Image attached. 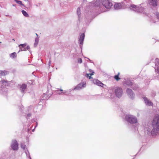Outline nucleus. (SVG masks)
Listing matches in <instances>:
<instances>
[{
  "label": "nucleus",
  "instance_id": "nucleus-1",
  "mask_svg": "<svg viewBox=\"0 0 159 159\" xmlns=\"http://www.w3.org/2000/svg\"><path fill=\"white\" fill-rule=\"evenodd\" d=\"M145 134L152 136L156 135L159 132V117H155L152 124L148 123L145 127Z\"/></svg>",
  "mask_w": 159,
  "mask_h": 159
},
{
  "label": "nucleus",
  "instance_id": "nucleus-2",
  "mask_svg": "<svg viewBox=\"0 0 159 159\" xmlns=\"http://www.w3.org/2000/svg\"><path fill=\"white\" fill-rule=\"evenodd\" d=\"M11 81H8L4 79L0 80V94L6 95L8 92V89L6 86H10L11 85Z\"/></svg>",
  "mask_w": 159,
  "mask_h": 159
},
{
  "label": "nucleus",
  "instance_id": "nucleus-3",
  "mask_svg": "<svg viewBox=\"0 0 159 159\" xmlns=\"http://www.w3.org/2000/svg\"><path fill=\"white\" fill-rule=\"evenodd\" d=\"M125 120L129 123L134 124L138 122L136 117L131 115H127L125 116Z\"/></svg>",
  "mask_w": 159,
  "mask_h": 159
},
{
  "label": "nucleus",
  "instance_id": "nucleus-4",
  "mask_svg": "<svg viewBox=\"0 0 159 159\" xmlns=\"http://www.w3.org/2000/svg\"><path fill=\"white\" fill-rule=\"evenodd\" d=\"M129 8L130 9L133 10V11L136 12L138 13L143 12L145 8L142 7L136 6L134 4H131L130 5Z\"/></svg>",
  "mask_w": 159,
  "mask_h": 159
},
{
  "label": "nucleus",
  "instance_id": "nucleus-5",
  "mask_svg": "<svg viewBox=\"0 0 159 159\" xmlns=\"http://www.w3.org/2000/svg\"><path fill=\"white\" fill-rule=\"evenodd\" d=\"M85 38V34L84 33H81L80 35V37L79 39V46L81 49V52L82 51V47L83 44V42Z\"/></svg>",
  "mask_w": 159,
  "mask_h": 159
},
{
  "label": "nucleus",
  "instance_id": "nucleus-6",
  "mask_svg": "<svg viewBox=\"0 0 159 159\" xmlns=\"http://www.w3.org/2000/svg\"><path fill=\"white\" fill-rule=\"evenodd\" d=\"M102 5L107 9H110L113 6V4L109 0H102Z\"/></svg>",
  "mask_w": 159,
  "mask_h": 159
},
{
  "label": "nucleus",
  "instance_id": "nucleus-7",
  "mask_svg": "<svg viewBox=\"0 0 159 159\" xmlns=\"http://www.w3.org/2000/svg\"><path fill=\"white\" fill-rule=\"evenodd\" d=\"M18 143L16 139H12L11 144V147L14 151H17L18 149Z\"/></svg>",
  "mask_w": 159,
  "mask_h": 159
},
{
  "label": "nucleus",
  "instance_id": "nucleus-8",
  "mask_svg": "<svg viewBox=\"0 0 159 159\" xmlns=\"http://www.w3.org/2000/svg\"><path fill=\"white\" fill-rule=\"evenodd\" d=\"M123 90L120 87H116L115 88V93L116 96L120 98L122 96L123 94Z\"/></svg>",
  "mask_w": 159,
  "mask_h": 159
},
{
  "label": "nucleus",
  "instance_id": "nucleus-9",
  "mask_svg": "<svg viewBox=\"0 0 159 159\" xmlns=\"http://www.w3.org/2000/svg\"><path fill=\"white\" fill-rule=\"evenodd\" d=\"M17 87L22 93L24 94L26 93L27 88V85L26 84H18Z\"/></svg>",
  "mask_w": 159,
  "mask_h": 159
},
{
  "label": "nucleus",
  "instance_id": "nucleus-10",
  "mask_svg": "<svg viewBox=\"0 0 159 159\" xmlns=\"http://www.w3.org/2000/svg\"><path fill=\"white\" fill-rule=\"evenodd\" d=\"M126 93L128 96L131 99H133L134 98L135 95L131 89L127 88L126 89Z\"/></svg>",
  "mask_w": 159,
  "mask_h": 159
},
{
  "label": "nucleus",
  "instance_id": "nucleus-11",
  "mask_svg": "<svg viewBox=\"0 0 159 159\" xmlns=\"http://www.w3.org/2000/svg\"><path fill=\"white\" fill-rule=\"evenodd\" d=\"M86 86L85 83H80L78 84L75 87L72 89L73 90H79L81 89L82 88L85 87Z\"/></svg>",
  "mask_w": 159,
  "mask_h": 159
},
{
  "label": "nucleus",
  "instance_id": "nucleus-12",
  "mask_svg": "<svg viewBox=\"0 0 159 159\" xmlns=\"http://www.w3.org/2000/svg\"><path fill=\"white\" fill-rule=\"evenodd\" d=\"M100 3V2L99 0H94L91 3V6L92 7H99V8H100L101 7L99 5ZM100 9H101V8H100Z\"/></svg>",
  "mask_w": 159,
  "mask_h": 159
},
{
  "label": "nucleus",
  "instance_id": "nucleus-13",
  "mask_svg": "<svg viewBox=\"0 0 159 159\" xmlns=\"http://www.w3.org/2000/svg\"><path fill=\"white\" fill-rule=\"evenodd\" d=\"M149 4L153 7H156L157 5V0H148Z\"/></svg>",
  "mask_w": 159,
  "mask_h": 159
},
{
  "label": "nucleus",
  "instance_id": "nucleus-14",
  "mask_svg": "<svg viewBox=\"0 0 159 159\" xmlns=\"http://www.w3.org/2000/svg\"><path fill=\"white\" fill-rule=\"evenodd\" d=\"M93 83L98 86H100L101 87L103 86L104 84L98 79H94L93 80Z\"/></svg>",
  "mask_w": 159,
  "mask_h": 159
},
{
  "label": "nucleus",
  "instance_id": "nucleus-15",
  "mask_svg": "<svg viewBox=\"0 0 159 159\" xmlns=\"http://www.w3.org/2000/svg\"><path fill=\"white\" fill-rule=\"evenodd\" d=\"M143 98L144 99L145 103L146 105L149 106H152L153 105L152 103L151 102L149 101V100L146 97H143Z\"/></svg>",
  "mask_w": 159,
  "mask_h": 159
},
{
  "label": "nucleus",
  "instance_id": "nucleus-16",
  "mask_svg": "<svg viewBox=\"0 0 159 159\" xmlns=\"http://www.w3.org/2000/svg\"><path fill=\"white\" fill-rule=\"evenodd\" d=\"M133 84L132 80L128 79L124 82V84H125L127 86H132Z\"/></svg>",
  "mask_w": 159,
  "mask_h": 159
},
{
  "label": "nucleus",
  "instance_id": "nucleus-17",
  "mask_svg": "<svg viewBox=\"0 0 159 159\" xmlns=\"http://www.w3.org/2000/svg\"><path fill=\"white\" fill-rule=\"evenodd\" d=\"M132 86V89L134 91L139 90H140V89L138 85L135 84H133Z\"/></svg>",
  "mask_w": 159,
  "mask_h": 159
},
{
  "label": "nucleus",
  "instance_id": "nucleus-18",
  "mask_svg": "<svg viewBox=\"0 0 159 159\" xmlns=\"http://www.w3.org/2000/svg\"><path fill=\"white\" fill-rule=\"evenodd\" d=\"M26 46V43H24L20 44L19 45V47L20 48V50L21 51H24L25 47Z\"/></svg>",
  "mask_w": 159,
  "mask_h": 159
},
{
  "label": "nucleus",
  "instance_id": "nucleus-19",
  "mask_svg": "<svg viewBox=\"0 0 159 159\" xmlns=\"http://www.w3.org/2000/svg\"><path fill=\"white\" fill-rule=\"evenodd\" d=\"M51 95L52 94H51L50 95H47L46 94L44 93L42 97V98L43 100H47L49 98Z\"/></svg>",
  "mask_w": 159,
  "mask_h": 159
},
{
  "label": "nucleus",
  "instance_id": "nucleus-20",
  "mask_svg": "<svg viewBox=\"0 0 159 159\" xmlns=\"http://www.w3.org/2000/svg\"><path fill=\"white\" fill-rule=\"evenodd\" d=\"M80 8L79 7L77 9V14L78 15V20H79L80 21V19H81V16H80V14H81V12H80Z\"/></svg>",
  "mask_w": 159,
  "mask_h": 159
},
{
  "label": "nucleus",
  "instance_id": "nucleus-21",
  "mask_svg": "<svg viewBox=\"0 0 159 159\" xmlns=\"http://www.w3.org/2000/svg\"><path fill=\"white\" fill-rule=\"evenodd\" d=\"M63 91V90L61 89L59 90V89H57V90H55L54 92V93L55 94H61L62 93Z\"/></svg>",
  "mask_w": 159,
  "mask_h": 159
},
{
  "label": "nucleus",
  "instance_id": "nucleus-22",
  "mask_svg": "<svg viewBox=\"0 0 159 159\" xmlns=\"http://www.w3.org/2000/svg\"><path fill=\"white\" fill-rule=\"evenodd\" d=\"M8 74V72L5 70H0V76H4Z\"/></svg>",
  "mask_w": 159,
  "mask_h": 159
},
{
  "label": "nucleus",
  "instance_id": "nucleus-23",
  "mask_svg": "<svg viewBox=\"0 0 159 159\" xmlns=\"http://www.w3.org/2000/svg\"><path fill=\"white\" fill-rule=\"evenodd\" d=\"M155 71L157 73L159 74V66L155 67H154ZM156 79H159V76H157L156 77Z\"/></svg>",
  "mask_w": 159,
  "mask_h": 159
},
{
  "label": "nucleus",
  "instance_id": "nucleus-24",
  "mask_svg": "<svg viewBox=\"0 0 159 159\" xmlns=\"http://www.w3.org/2000/svg\"><path fill=\"white\" fill-rule=\"evenodd\" d=\"M120 4L116 3L115 4L114 6V8L115 9L118 10L120 8Z\"/></svg>",
  "mask_w": 159,
  "mask_h": 159
},
{
  "label": "nucleus",
  "instance_id": "nucleus-25",
  "mask_svg": "<svg viewBox=\"0 0 159 159\" xmlns=\"http://www.w3.org/2000/svg\"><path fill=\"white\" fill-rule=\"evenodd\" d=\"M21 12L23 14V15L25 17H29V15L24 10H22L21 11Z\"/></svg>",
  "mask_w": 159,
  "mask_h": 159
},
{
  "label": "nucleus",
  "instance_id": "nucleus-26",
  "mask_svg": "<svg viewBox=\"0 0 159 159\" xmlns=\"http://www.w3.org/2000/svg\"><path fill=\"white\" fill-rule=\"evenodd\" d=\"M20 146L21 148H22L23 150H26V145L25 142L21 143H20Z\"/></svg>",
  "mask_w": 159,
  "mask_h": 159
},
{
  "label": "nucleus",
  "instance_id": "nucleus-27",
  "mask_svg": "<svg viewBox=\"0 0 159 159\" xmlns=\"http://www.w3.org/2000/svg\"><path fill=\"white\" fill-rule=\"evenodd\" d=\"M10 57L12 58H14L16 57V52H14L11 53L10 55Z\"/></svg>",
  "mask_w": 159,
  "mask_h": 159
},
{
  "label": "nucleus",
  "instance_id": "nucleus-28",
  "mask_svg": "<svg viewBox=\"0 0 159 159\" xmlns=\"http://www.w3.org/2000/svg\"><path fill=\"white\" fill-rule=\"evenodd\" d=\"M155 66L157 67L158 66H159V59L157 58H156L155 60Z\"/></svg>",
  "mask_w": 159,
  "mask_h": 159
},
{
  "label": "nucleus",
  "instance_id": "nucleus-29",
  "mask_svg": "<svg viewBox=\"0 0 159 159\" xmlns=\"http://www.w3.org/2000/svg\"><path fill=\"white\" fill-rule=\"evenodd\" d=\"M15 2L17 3V4L23 6L24 7H25V6L23 4L22 2L21 1L19 0H15Z\"/></svg>",
  "mask_w": 159,
  "mask_h": 159
},
{
  "label": "nucleus",
  "instance_id": "nucleus-30",
  "mask_svg": "<svg viewBox=\"0 0 159 159\" xmlns=\"http://www.w3.org/2000/svg\"><path fill=\"white\" fill-rule=\"evenodd\" d=\"M120 75V73L118 72L117 75L114 76V78L117 81H118L120 79V78L119 77V75Z\"/></svg>",
  "mask_w": 159,
  "mask_h": 159
},
{
  "label": "nucleus",
  "instance_id": "nucleus-31",
  "mask_svg": "<svg viewBox=\"0 0 159 159\" xmlns=\"http://www.w3.org/2000/svg\"><path fill=\"white\" fill-rule=\"evenodd\" d=\"M25 152L26 154V155L27 157H30V156L29 152L27 149H26V150H25Z\"/></svg>",
  "mask_w": 159,
  "mask_h": 159
},
{
  "label": "nucleus",
  "instance_id": "nucleus-32",
  "mask_svg": "<svg viewBox=\"0 0 159 159\" xmlns=\"http://www.w3.org/2000/svg\"><path fill=\"white\" fill-rule=\"evenodd\" d=\"M78 62L79 63L81 64L82 62V60L81 58H78Z\"/></svg>",
  "mask_w": 159,
  "mask_h": 159
},
{
  "label": "nucleus",
  "instance_id": "nucleus-33",
  "mask_svg": "<svg viewBox=\"0 0 159 159\" xmlns=\"http://www.w3.org/2000/svg\"><path fill=\"white\" fill-rule=\"evenodd\" d=\"M31 114L30 113H28L26 116V118L27 120L29 119V118L31 116Z\"/></svg>",
  "mask_w": 159,
  "mask_h": 159
},
{
  "label": "nucleus",
  "instance_id": "nucleus-34",
  "mask_svg": "<svg viewBox=\"0 0 159 159\" xmlns=\"http://www.w3.org/2000/svg\"><path fill=\"white\" fill-rule=\"evenodd\" d=\"M91 75H90V74H86V77L87 78H89V79H91L92 78L91 77Z\"/></svg>",
  "mask_w": 159,
  "mask_h": 159
},
{
  "label": "nucleus",
  "instance_id": "nucleus-35",
  "mask_svg": "<svg viewBox=\"0 0 159 159\" xmlns=\"http://www.w3.org/2000/svg\"><path fill=\"white\" fill-rule=\"evenodd\" d=\"M68 92L67 90H65L63 91L62 92V93L66 95L68 94H68Z\"/></svg>",
  "mask_w": 159,
  "mask_h": 159
},
{
  "label": "nucleus",
  "instance_id": "nucleus-36",
  "mask_svg": "<svg viewBox=\"0 0 159 159\" xmlns=\"http://www.w3.org/2000/svg\"><path fill=\"white\" fill-rule=\"evenodd\" d=\"M30 48V46H27L26 47H25L24 51H25L27 50H29Z\"/></svg>",
  "mask_w": 159,
  "mask_h": 159
},
{
  "label": "nucleus",
  "instance_id": "nucleus-37",
  "mask_svg": "<svg viewBox=\"0 0 159 159\" xmlns=\"http://www.w3.org/2000/svg\"><path fill=\"white\" fill-rule=\"evenodd\" d=\"M89 71L90 72H91L92 73H90V75H93V73H94V72L93 71V70H92L91 69H89Z\"/></svg>",
  "mask_w": 159,
  "mask_h": 159
},
{
  "label": "nucleus",
  "instance_id": "nucleus-38",
  "mask_svg": "<svg viewBox=\"0 0 159 159\" xmlns=\"http://www.w3.org/2000/svg\"><path fill=\"white\" fill-rule=\"evenodd\" d=\"M10 157L11 158H15V153L13 154L12 155H10Z\"/></svg>",
  "mask_w": 159,
  "mask_h": 159
},
{
  "label": "nucleus",
  "instance_id": "nucleus-39",
  "mask_svg": "<svg viewBox=\"0 0 159 159\" xmlns=\"http://www.w3.org/2000/svg\"><path fill=\"white\" fill-rule=\"evenodd\" d=\"M36 125L35 126L34 128L33 129H32V131L33 132H34V131L35 129L37 127V126L38 125V123L36 121Z\"/></svg>",
  "mask_w": 159,
  "mask_h": 159
},
{
  "label": "nucleus",
  "instance_id": "nucleus-40",
  "mask_svg": "<svg viewBox=\"0 0 159 159\" xmlns=\"http://www.w3.org/2000/svg\"><path fill=\"white\" fill-rule=\"evenodd\" d=\"M156 15L157 18L159 20V13L158 12H156Z\"/></svg>",
  "mask_w": 159,
  "mask_h": 159
},
{
  "label": "nucleus",
  "instance_id": "nucleus-41",
  "mask_svg": "<svg viewBox=\"0 0 159 159\" xmlns=\"http://www.w3.org/2000/svg\"><path fill=\"white\" fill-rule=\"evenodd\" d=\"M35 42L38 43L39 41V37H37L36 38H35Z\"/></svg>",
  "mask_w": 159,
  "mask_h": 159
},
{
  "label": "nucleus",
  "instance_id": "nucleus-42",
  "mask_svg": "<svg viewBox=\"0 0 159 159\" xmlns=\"http://www.w3.org/2000/svg\"><path fill=\"white\" fill-rule=\"evenodd\" d=\"M30 126V125H29V126H28V129H27L28 131V132L31 129V127L30 128H29V127Z\"/></svg>",
  "mask_w": 159,
  "mask_h": 159
},
{
  "label": "nucleus",
  "instance_id": "nucleus-43",
  "mask_svg": "<svg viewBox=\"0 0 159 159\" xmlns=\"http://www.w3.org/2000/svg\"><path fill=\"white\" fill-rule=\"evenodd\" d=\"M85 58L88 59H89V61L91 63H93V61L90 60V59H89L88 58H87V57H85Z\"/></svg>",
  "mask_w": 159,
  "mask_h": 159
},
{
  "label": "nucleus",
  "instance_id": "nucleus-44",
  "mask_svg": "<svg viewBox=\"0 0 159 159\" xmlns=\"http://www.w3.org/2000/svg\"><path fill=\"white\" fill-rule=\"evenodd\" d=\"M68 91V94H69L71 92L72 90H72V89H69V90H67Z\"/></svg>",
  "mask_w": 159,
  "mask_h": 159
},
{
  "label": "nucleus",
  "instance_id": "nucleus-45",
  "mask_svg": "<svg viewBox=\"0 0 159 159\" xmlns=\"http://www.w3.org/2000/svg\"><path fill=\"white\" fill-rule=\"evenodd\" d=\"M35 120L34 119H33L31 120V122H30V123H32L33 122H35Z\"/></svg>",
  "mask_w": 159,
  "mask_h": 159
},
{
  "label": "nucleus",
  "instance_id": "nucleus-46",
  "mask_svg": "<svg viewBox=\"0 0 159 159\" xmlns=\"http://www.w3.org/2000/svg\"><path fill=\"white\" fill-rule=\"evenodd\" d=\"M38 42H35V43H34V47H36L37 46V45L38 44Z\"/></svg>",
  "mask_w": 159,
  "mask_h": 159
},
{
  "label": "nucleus",
  "instance_id": "nucleus-47",
  "mask_svg": "<svg viewBox=\"0 0 159 159\" xmlns=\"http://www.w3.org/2000/svg\"><path fill=\"white\" fill-rule=\"evenodd\" d=\"M51 64V61L49 60V62H48L49 65V66L50 64Z\"/></svg>",
  "mask_w": 159,
  "mask_h": 159
},
{
  "label": "nucleus",
  "instance_id": "nucleus-48",
  "mask_svg": "<svg viewBox=\"0 0 159 159\" xmlns=\"http://www.w3.org/2000/svg\"><path fill=\"white\" fill-rule=\"evenodd\" d=\"M12 6H13V7H16V4H13Z\"/></svg>",
  "mask_w": 159,
  "mask_h": 159
},
{
  "label": "nucleus",
  "instance_id": "nucleus-49",
  "mask_svg": "<svg viewBox=\"0 0 159 159\" xmlns=\"http://www.w3.org/2000/svg\"><path fill=\"white\" fill-rule=\"evenodd\" d=\"M28 158H29V159H32L30 156V157H29Z\"/></svg>",
  "mask_w": 159,
  "mask_h": 159
},
{
  "label": "nucleus",
  "instance_id": "nucleus-50",
  "mask_svg": "<svg viewBox=\"0 0 159 159\" xmlns=\"http://www.w3.org/2000/svg\"><path fill=\"white\" fill-rule=\"evenodd\" d=\"M36 35L37 36V37H38V34H37L36 33Z\"/></svg>",
  "mask_w": 159,
  "mask_h": 159
},
{
  "label": "nucleus",
  "instance_id": "nucleus-51",
  "mask_svg": "<svg viewBox=\"0 0 159 159\" xmlns=\"http://www.w3.org/2000/svg\"><path fill=\"white\" fill-rule=\"evenodd\" d=\"M84 2L86 1V0H83Z\"/></svg>",
  "mask_w": 159,
  "mask_h": 159
},
{
  "label": "nucleus",
  "instance_id": "nucleus-52",
  "mask_svg": "<svg viewBox=\"0 0 159 159\" xmlns=\"http://www.w3.org/2000/svg\"><path fill=\"white\" fill-rule=\"evenodd\" d=\"M1 43V42H0V43Z\"/></svg>",
  "mask_w": 159,
  "mask_h": 159
}]
</instances>
